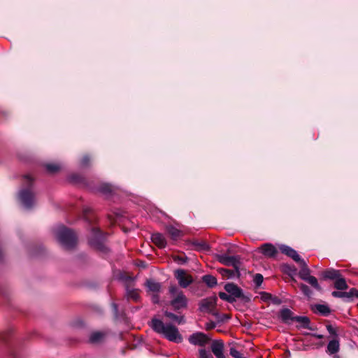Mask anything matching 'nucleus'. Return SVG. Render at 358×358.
Wrapping results in <instances>:
<instances>
[{"label": "nucleus", "instance_id": "6e6552de", "mask_svg": "<svg viewBox=\"0 0 358 358\" xmlns=\"http://www.w3.org/2000/svg\"><path fill=\"white\" fill-rule=\"evenodd\" d=\"M175 277L178 280L180 286L183 288L188 287L193 281L192 277L182 269L176 271Z\"/></svg>", "mask_w": 358, "mask_h": 358}, {"label": "nucleus", "instance_id": "1a4fd4ad", "mask_svg": "<svg viewBox=\"0 0 358 358\" xmlns=\"http://www.w3.org/2000/svg\"><path fill=\"white\" fill-rule=\"evenodd\" d=\"M19 199L23 206L30 208L34 203V196L29 189H24L20 192Z\"/></svg>", "mask_w": 358, "mask_h": 358}, {"label": "nucleus", "instance_id": "c756f323", "mask_svg": "<svg viewBox=\"0 0 358 358\" xmlns=\"http://www.w3.org/2000/svg\"><path fill=\"white\" fill-rule=\"evenodd\" d=\"M300 289L301 292L307 296H310L312 295V292L310 288L304 284L300 285Z\"/></svg>", "mask_w": 358, "mask_h": 358}, {"label": "nucleus", "instance_id": "aec40b11", "mask_svg": "<svg viewBox=\"0 0 358 358\" xmlns=\"http://www.w3.org/2000/svg\"><path fill=\"white\" fill-rule=\"evenodd\" d=\"M280 317L284 322H289V320L294 321L293 313L288 308L282 309L280 312Z\"/></svg>", "mask_w": 358, "mask_h": 358}, {"label": "nucleus", "instance_id": "9d476101", "mask_svg": "<svg viewBox=\"0 0 358 358\" xmlns=\"http://www.w3.org/2000/svg\"><path fill=\"white\" fill-rule=\"evenodd\" d=\"M211 350L217 358H226L223 354L224 343L220 340L213 341Z\"/></svg>", "mask_w": 358, "mask_h": 358}, {"label": "nucleus", "instance_id": "7c9ffc66", "mask_svg": "<svg viewBox=\"0 0 358 358\" xmlns=\"http://www.w3.org/2000/svg\"><path fill=\"white\" fill-rule=\"evenodd\" d=\"M199 358H213V357L207 352L205 349H200L199 350Z\"/></svg>", "mask_w": 358, "mask_h": 358}, {"label": "nucleus", "instance_id": "c03bdc74", "mask_svg": "<svg viewBox=\"0 0 358 358\" xmlns=\"http://www.w3.org/2000/svg\"><path fill=\"white\" fill-rule=\"evenodd\" d=\"M229 317L227 315H224L221 318H219L220 321H224L225 320H228Z\"/></svg>", "mask_w": 358, "mask_h": 358}, {"label": "nucleus", "instance_id": "09e8293b", "mask_svg": "<svg viewBox=\"0 0 358 358\" xmlns=\"http://www.w3.org/2000/svg\"><path fill=\"white\" fill-rule=\"evenodd\" d=\"M129 281H133V279L131 278H129Z\"/></svg>", "mask_w": 358, "mask_h": 358}, {"label": "nucleus", "instance_id": "7ed1b4c3", "mask_svg": "<svg viewBox=\"0 0 358 358\" xmlns=\"http://www.w3.org/2000/svg\"><path fill=\"white\" fill-rule=\"evenodd\" d=\"M169 293L172 299L170 303L174 310H180L187 306V299L186 296L176 286H171Z\"/></svg>", "mask_w": 358, "mask_h": 358}, {"label": "nucleus", "instance_id": "cd10ccee", "mask_svg": "<svg viewBox=\"0 0 358 358\" xmlns=\"http://www.w3.org/2000/svg\"><path fill=\"white\" fill-rule=\"evenodd\" d=\"M99 192L102 194H107L112 192V187L108 184H103L99 187Z\"/></svg>", "mask_w": 358, "mask_h": 358}, {"label": "nucleus", "instance_id": "bb28decb", "mask_svg": "<svg viewBox=\"0 0 358 358\" xmlns=\"http://www.w3.org/2000/svg\"><path fill=\"white\" fill-rule=\"evenodd\" d=\"M315 310L323 315H327L330 313V309L326 305L317 304L315 306Z\"/></svg>", "mask_w": 358, "mask_h": 358}, {"label": "nucleus", "instance_id": "ea45409f", "mask_svg": "<svg viewBox=\"0 0 358 358\" xmlns=\"http://www.w3.org/2000/svg\"><path fill=\"white\" fill-rule=\"evenodd\" d=\"M215 327H216V324L214 322H210L206 323V328L207 330H210V329H214Z\"/></svg>", "mask_w": 358, "mask_h": 358}, {"label": "nucleus", "instance_id": "37998d69", "mask_svg": "<svg viewBox=\"0 0 358 358\" xmlns=\"http://www.w3.org/2000/svg\"><path fill=\"white\" fill-rule=\"evenodd\" d=\"M24 179H25V181H26V182H27V185L31 184V182H32V178H31V176H25Z\"/></svg>", "mask_w": 358, "mask_h": 358}, {"label": "nucleus", "instance_id": "dca6fc26", "mask_svg": "<svg viewBox=\"0 0 358 358\" xmlns=\"http://www.w3.org/2000/svg\"><path fill=\"white\" fill-rule=\"evenodd\" d=\"M145 286L148 288V292L152 294H158L161 289V284L153 280H148L145 282Z\"/></svg>", "mask_w": 358, "mask_h": 358}, {"label": "nucleus", "instance_id": "a211bd4d", "mask_svg": "<svg viewBox=\"0 0 358 358\" xmlns=\"http://www.w3.org/2000/svg\"><path fill=\"white\" fill-rule=\"evenodd\" d=\"M340 348L339 341L338 338H334L329 341L327 345V352L331 354H335L338 352Z\"/></svg>", "mask_w": 358, "mask_h": 358}, {"label": "nucleus", "instance_id": "412c9836", "mask_svg": "<svg viewBox=\"0 0 358 358\" xmlns=\"http://www.w3.org/2000/svg\"><path fill=\"white\" fill-rule=\"evenodd\" d=\"M127 296L129 299H132L134 301H137L139 299V290L136 289H130L129 285H127L126 288Z\"/></svg>", "mask_w": 358, "mask_h": 358}, {"label": "nucleus", "instance_id": "f704fd0d", "mask_svg": "<svg viewBox=\"0 0 358 358\" xmlns=\"http://www.w3.org/2000/svg\"><path fill=\"white\" fill-rule=\"evenodd\" d=\"M219 296L221 299L224 300V301H227L229 302H231L232 301H234L233 297L231 295H229L224 292H220Z\"/></svg>", "mask_w": 358, "mask_h": 358}, {"label": "nucleus", "instance_id": "a19ab883", "mask_svg": "<svg viewBox=\"0 0 358 358\" xmlns=\"http://www.w3.org/2000/svg\"><path fill=\"white\" fill-rule=\"evenodd\" d=\"M159 298L158 294H152V301L154 303H159Z\"/></svg>", "mask_w": 358, "mask_h": 358}, {"label": "nucleus", "instance_id": "a18cd8bd", "mask_svg": "<svg viewBox=\"0 0 358 358\" xmlns=\"http://www.w3.org/2000/svg\"><path fill=\"white\" fill-rule=\"evenodd\" d=\"M313 336L317 338H323V336L321 335V334H313Z\"/></svg>", "mask_w": 358, "mask_h": 358}, {"label": "nucleus", "instance_id": "5701e85b", "mask_svg": "<svg viewBox=\"0 0 358 358\" xmlns=\"http://www.w3.org/2000/svg\"><path fill=\"white\" fill-rule=\"evenodd\" d=\"M166 231L170 234L173 240H177L182 235L181 231L173 226H169L166 227Z\"/></svg>", "mask_w": 358, "mask_h": 358}, {"label": "nucleus", "instance_id": "9b49d317", "mask_svg": "<svg viewBox=\"0 0 358 358\" xmlns=\"http://www.w3.org/2000/svg\"><path fill=\"white\" fill-rule=\"evenodd\" d=\"M259 250L267 257H273L278 253L276 248L271 243H264L259 248Z\"/></svg>", "mask_w": 358, "mask_h": 358}, {"label": "nucleus", "instance_id": "c85d7f7f", "mask_svg": "<svg viewBox=\"0 0 358 358\" xmlns=\"http://www.w3.org/2000/svg\"><path fill=\"white\" fill-rule=\"evenodd\" d=\"M45 166L47 170L50 173H55L60 169L59 165L55 164H48Z\"/></svg>", "mask_w": 358, "mask_h": 358}, {"label": "nucleus", "instance_id": "20e7f679", "mask_svg": "<svg viewBox=\"0 0 358 358\" xmlns=\"http://www.w3.org/2000/svg\"><path fill=\"white\" fill-rule=\"evenodd\" d=\"M298 264L301 266V270L299 271V277L302 280L309 283L313 287H314L317 290H321V287L320 286L317 278L310 275V271L308 267L306 262L303 259Z\"/></svg>", "mask_w": 358, "mask_h": 358}, {"label": "nucleus", "instance_id": "4468645a", "mask_svg": "<svg viewBox=\"0 0 358 358\" xmlns=\"http://www.w3.org/2000/svg\"><path fill=\"white\" fill-rule=\"evenodd\" d=\"M215 305V299H203L201 303L200 309L203 312L211 313Z\"/></svg>", "mask_w": 358, "mask_h": 358}, {"label": "nucleus", "instance_id": "423d86ee", "mask_svg": "<svg viewBox=\"0 0 358 358\" xmlns=\"http://www.w3.org/2000/svg\"><path fill=\"white\" fill-rule=\"evenodd\" d=\"M217 259L221 264L233 266L234 268H239L241 263L238 256H229L226 254H222L217 256Z\"/></svg>", "mask_w": 358, "mask_h": 358}, {"label": "nucleus", "instance_id": "8fccbe9b", "mask_svg": "<svg viewBox=\"0 0 358 358\" xmlns=\"http://www.w3.org/2000/svg\"><path fill=\"white\" fill-rule=\"evenodd\" d=\"M245 358V357H244Z\"/></svg>", "mask_w": 358, "mask_h": 358}, {"label": "nucleus", "instance_id": "79ce46f5", "mask_svg": "<svg viewBox=\"0 0 358 358\" xmlns=\"http://www.w3.org/2000/svg\"><path fill=\"white\" fill-rule=\"evenodd\" d=\"M90 159L87 156H85L83 159H82V164L83 166H85L87 164L88 162H89Z\"/></svg>", "mask_w": 358, "mask_h": 358}, {"label": "nucleus", "instance_id": "f3484780", "mask_svg": "<svg viewBox=\"0 0 358 358\" xmlns=\"http://www.w3.org/2000/svg\"><path fill=\"white\" fill-rule=\"evenodd\" d=\"M218 271L222 275L228 278L239 277L240 275L239 268H234L233 270H230L222 268H219Z\"/></svg>", "mask_w": 358, "mask_h": 358}, {"label": "nucleus", "instance_id": "58836bf2", "mask_svg": "<svg viewBox=\"0 0 358 358\" xmlns=\"http://www.w3.org/2000/svg\"><path fill=\"white\" fill-rule=\"evenodd\" d=\"M261 298L264 301H268L271 299V294L266 292H263L261 294Z\"/></svg>", "mask_w": 358, "mask_h": 358}, {"label": "nucleus", "instance_id": "4be33fe9", "mask_svg": "<svg viewBox=\"0 0 358 358\" xmlns=\"http://www.w3.org/2000/svg\"><path fill=\"white\" fill-rule=\"evenodd\" d=\"M294 321H296L300 324V327L301 328H306L308 329H311L310 327H309L310 324V320L307 317L304 316H296L294 318Z\"/></svg>", "mask_w": 358, "mask_h": 358}, {"label": "nucleus", "instance_id": "de8ad7c7", "mask_svg": "<svg viewBox=\"0 0 358 358\" xmlns=\"http://www.w3.org/2000/svg\"><path fill=\"white\" fill-rule=\"evenodd\" d=\"M213 315H214L215 316H216L217 318H219V317H218V314H217V313H213Z\"/></svg>", "mask_w": 358, "mask_h": 358}, {"label": "nucleus", "instance_id": "c9c22d12", "mask_svg": "<svg viewBox=\"0 0 358 358\" xmlns=\"http://www.w3.org/2000/svg\"><path fill=\"white\" fill-rule=\"evenodd\" d=\"M332 296L336 298H347V292L334 291L332 292Z\"/></svg>", "mask_w": 358, "mask_h": 358}, {"label": "nucleus", "instance_id": "f257e3e1", "mask_svg": "<svg viewBox=\"0 0 358 358\" xmlns=\"http://www.w3.org/2000/svg\"><path fill=\"white\" fill-rule=\"evenodd\" d=\"M150 327L155 332L163 335L170 341L179 343L182 341L178 328L171 324H164L161 320L153 318Z\"/></svg>", "mask_w": 358, "mask_h": 358}, {"label": "nucleus", "instance_id": "393cba45", "mask_svg": "<svg viewBox=\"0 0 358 358\" xmlns=\"http://www.w3.org/2000/svg\"><path fill=\"white\" fill-rule=\"evenodd\" d=\"M104 338V334L102 332L96 331L91 334L90 341L92 343H98L101 342Z\"/></svg>", "mask_w": 358, "mask_h": 358}, {"label": "nucleus", "instance_id": "39448f33", "mask_svg": "<svg viewBox=\"0 0 358 358\" xmlns=\"http://www.w3.org/2000/svg\"><path fill=\"white\" fill-rule=\"evenodd\" d=\"M90 244L99 250H103V236L99 229L93 228L89 240Z\"/></svg>", "mask_w": 358, "mask_h": 358}, {"label": "nucleus", "instance_id": "e433bc0d", "mask_svg": "<svg viewBox=\"0 0 358 358\" xmlns=\"http://www.w3.org/2000/svg\"><path fill=\"white\" fill-rule=\"evenodd\" d=\"M254 282L257 286L261 285L263 282V276L262 274L257 273L254 277Z\"/></svg>", "mask_w": 358, "mask_h": 358}, {"label": "nucleus", "instance_id": "f8f14e48", "mask_svg": "<svg viewBox=\"0 0 358 358\" xmlns=\"http://www.w3.org/2000/svg\"><path fill=\"white\" fill-rule=\"evenodd\" d=\"M280 249L283 254L292 258L297 263L303 260L295 250L287 245H282L280 246Z\"/></svg>", "mask_w": 358, "mask_h": 358}, {"label": "nucleus", "instance_id": "6ab92c4d", "mask_svg": "<svg viewBox=\"0 0 358 358\" xmlns=\"http://www.w3.org/2000/svg\"><path fill=\"white\" fill-rule=\"evenodd\" d=\"M322 275L324 278L336 280L341 276L340 271L334 268H329L323 271Z\"/></svg>", "mask_w": 358, "mask_h": 358}, {"label": "nucleus", "instance_id": "f03ea898", "mask_svg": "<svg viewBox=\"0 0 358 358\" xmlns=\"http://www.w3.org/2000/svg\"><path fill=\"white\" fill-rule=\"evenodd\" d=\"M59 243L66 249L73 248L77 242L76 234L64 226L59 227L55 231Z\"/></svg>", "mask_w": 358, "mask_h": 358}, {"label": "nucleus", "instance_id": "a878e982", "mask_svg": "<svg viewBox=\"0 0 358 358\" xmlns=\"http://www.w3.org/2000/svg\"><path fill=\"white\" fill-rule=\"evenodd\" d=\"M203 281L210 287L217 285V279L210 275H204L203 277Z\"/></svg>", "mask_w": 358, "mask_h": 358}, {"label": "nucleus", "instance_id": "473e14b6", "mask_svg": "<svg viewBox=\"0 0 358 358\" xmlns=\"http://www.w3.org/2000/svg\"><path fill=\"white\" fill-rule=\"evenodd\" d=\"M230 355L234 358H244V357L234 348H231Z\"/></svg>", "mask_w": 358, "mask_h": 358}, {"label": "nucleus", "instance_id": "b1692460", "mask_svg": "<svg viewBox=\"0 0 358 358\" xmlns=\"http://www.w3.org/2000/svg\"><path fill=\"white\" fill-rule=\"evenodd\" d=\"M334 287L338 290H345L348 289V285L345 280L341 276L334 282Z\"/></svg>", "mask_w": 358, "mask_h": 358}, {"label": "nucleus", "instance_id": "4c0bfd02", "mask_svg": "<svg viewBox=\"0 0 358 358\" xmlns=\"http://www.w3.org/2000/svg\"><path fill=\"white\" fill-rule=\"evenodd\" d=\"M327 329L330 334L335 336V338H338L336 330L333 326L328 325L327 326Z\"/></svg>", "mask_w": 358, "mask_h": 358}, {"label": "nucleus", "instance_id": "0eeeda50", "mask_svg": "<svg viewBox=\"0 0 358 358\" xmlns=\"http://www.w3.org/2000/svg\"><path fill=\"white\" fill-rule=\"evenodd\" d=\"M210 338L202 332H196L189 336V342L194 345L205 346Z\"/></svg>", "mask_w": 358, "mask_h": 358}, {"label": "nucleus", "instance_id": "ddd939ff", "mask_svg": "<svg viewBox=\"0 0 358 358\" xmlns=\"http://www.w3.org/2000/svg\"><path fill=\"white\" fill-rule=\"evenodd\" d=\"M224 289L233 297V300H234L235 298H240L242 296L241 289L233 283L226 284Z\"/></svg>", "mask_w": 358, "mask_h": 358}, {"label": "nucleus", "instance_id": "72a5a7b5", "mask_svg": "<svg viewBox=\"0 0 358 358\" xmlns=\"http://www.w3.org/2000/svg\"><path fill=\"white\" fill-rule=\"evenodd\" d=\"M347 299H352L353 297L358 298V291L355 288H352L349 292H347Z\"/></svg>", "mask_w": 358, "mask_h": 358}, {"label": "nucleus", "instance_id": "2eb2a0df", "mask_svg": "<svg viewBox=\"0 0 358 358\" xmlns=\"http://www.w3.org/2000/svg\"><path fill=\"white\" fill-rule=\"evenodd\" d=\"M152 241L159 248H164L166 245V241L164 235L159 233L153 234L151 236Z\"/></svg>", "mask_w": 358, "mask_h": 358}, {"label": "nucleus", "instance_id": "2f4dec72", "mask_svg": "<svg viewBox=\"0 0 358 358\" xmlns=\"http://www.w3.org/2000/svg\"><path fill=\"white\" fill-rule=\"evenodd\" d=\"M164 314L167 317L170 318L171 320L178 321V323H180L181 318H179V317L177 316L176 315L168 311H166Z\"/></svg>", "mask_w": 358, "mask_h": 358}, {"label": "nucleus", "instance_id": "49530a36", "mask_svg": "<svg viewBox=\"0 0 358 358\" xmlns=\"http://www.w3.org/2000/svg\"><path fill=\"white\" fill-rule=\"evenodd\" d=\"M113 306L115 310H117V305L113 303Z\"/></svg>", "mask_w": 358, "mask_h": 358}]
</instances>
